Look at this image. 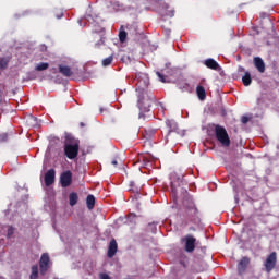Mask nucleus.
Wrapping results in <instances>:
<instances>
[{"mask_svg":"<svg viewBox=\"0 0 279 279\" xmlns=\"http://www.w3.org/2000/svg\"><path fill=\"white\" fill-rule=\"evenodd\" d=\"M29 279H38V265L32 266V272Z\"/></svg>","mask_w":279,"mask_h":279,"instance_id":"24","label":"nucleus"},{"mask_svg":"<svg viewBox=\"0 0 279 279\" xmlns=\"http://www.w3.org/2000/svg\"><path fill=\"white\" fill-rule=\"evenodd\" d=\"M181 242L184 243V250L187 254H193L195 252V245H197V239L194 234H186L181 239Z\"/></svg>","mask_w":279,"mask_h":279,"instance_id":"5","label":"nucleus"},{"mask_svg":"<svg viewBox=\"0 0 279 279\" xmlns=\"http://www.w3.org/2000/svg\"><path fill=\"white\" fill-rule=\"evenodd\" d=\"M78 201H80V196H77V193L75 192L70 193L69 195L70 206H75Z\"/></svg>","mask_w":279,"mask_h":279,"instance_id":"18","label":"nucleus"},{"mask_svg":"<svg viewBox=\"0 0 279 279\" xmlns=\"http://www.w3.org/2000/svg\"><path fill=\"white\" fill-rule=\"evenodd\" d=\"M80 128H86V123L81 122V123H80Z\"/></svg>","mask_w":279,"mask_h":279,"instance_id":"33","label":"nucleus"},{"mask_svg":"<svg viewBox=\"0 0 279 279\" xmlns=\"http://www.w3.org/2000/svg\"><path fill=\"white\" fill-rule=\"evenodd\" d=\"M86 204L88 210H93V208H95V196L93 194L87 195Z\"/></svg>","mask_w":279,"mask_h":279,"instance_id":"19","label":"nucleus"},{"mask_svg":"<svg viewBox=\"0 0 279 279\" xmlns=\"http://www.w3.org/2000/svg\"><path fill=\"white\" fill-rule=\"evenodd\" d=\"M3 104V92L0 89V106Z\"/></svg>","mask_w":279,"mask_h":279,"instance_id":"31","label":"nucleus"},{"mask_svg":"<svg viewBox=\"0 0 279 279\" xmlns=\"http://www.w3.org/2000/svg\"><path fill=\"white\" fill-rule=\"evenodd\" d=\"M63 14L61 13L59 16H57V19H62Z\"/></svg>","mask_w":279,"mask_h":279,"instance_id":"35","label":"nucleus"},{"mask_svg":"<svg viewBox=\"0 0 279 279\" xmlns=\"http://www.w3.org/2000/svg\"><path fill=\"white\" fill-rule=\"evenodd\" d=\"M100 279H110L108 274H100Z\"/></svg>","mask_w":279,"mask_h":279,"instance_id":"29","label":"nucleus"},{"mask_svg":"<svg viewBox=\"0 0 279 279\" xmlns=\"http://www.w3.org/2000/svg\"><path fill=\"white\" fill-rule=\"evenodd\" d=\"M9 138H10V135H8V133L0 134V143H8Z\"/></svg>","mask_w":279,"mask_h":279,"instance_id":"26","label":"nucleus"},{"mask_svg":"<svg viewBox=\"0 0 279 279\" xmlns=\"http://www.w3.org/2000/svg\"><path fill=\"white\" fill-rule=\"evenodd\" d=\"M204 64L207 69H211V71H219L221 69L215 59H206Z\"/></svg>","mask_w":279,"mask_h":279,"instance_id":"14","label":"nucleus"},{"mask_svg":"<svg viewBox=\"0 0 279 279\" xmlns=\"http://www.w3.org/2000/svg\"><path fill=\"white\" fill-rule=\"evenodd\" d=\"M254 65L259 73H265V61L260 57L254 58Z\"/></svg>","mask_w":279,"mask_h":279,"instance_id":"15","label":"nucleus"},{"mask_svg":"<svg viewBox=\"0 0 279 279\" xmlns=\"http://www.w3.org/2000/svg\"><path fill=\"white\" fill-rule=\"evenodd\" d=\"M276 263H278V254L276 252H272L267 256L264 263V267L268 274L274 271V269L276 268Z\"/></svg>","mask_w":279,"mask_h":279,"instance_id":"6","label":"nucleus"},{"mask_svg":"<svg viewBox=\"0 0 279 279\" xmlns=\"http://www.w3.org/2000/svg\"><path fill=\"white\" fill-rule=\"evenodd\" d=\"M112 62H114V54H111L107 58H105L101 62L102 66H110V64H112Z\"/></svg>","mask_w":279,"mask_h":279,"instance_id":"22","label":"nucleus"},{"mask_svg":"<svg viewBox=\"0 0 279 279\" xmlns=\"http://www.w3.org/2000/svg\"><path fill=\"white\" fill-rule=\"evenodd\" d=\"M119 40H120V43H125V40H128V32H125L123 26L120 27Z\"/></svg>","mask_w":279,"mask_h":279,"instance_id":"21","label":"nucleus"},{"mask_svg":"<svg viewBox=\"0 0 279 279\" xmlns=\"http://www.w3.org/2000/svg\"><path fill=\"white\" fill-rule=\"evenodd\" d=\"M241 122L242 123H248L250 122V118L248 117H246V116H243L242 118H241Z\"/></svg>","mask_w":279,"mask_h":279,"instance_id":"28","label":"nucleus"},{"mask_svg":"<svg viewBox=\"0 0 279 279\" xmlns=\"http://www.w3.org/2000/svg\"><path fill=\"white\" fill-rule=\"evenodd\" d=\"M171 193L174 199H183V217L187 221H199V209L193 201V196L189 195V191L182 186H177L175 183H171Z\"/></svg>","mask_w":279,"mask_h":279,"instance_id":"1","label":"nucleus"},{"mask_svg":"<svg viewBox=\"0 0 279 279\" xmlns=\"http://www.w3.org/2000/svg\"><path fill=\"white\" fill-rule=\"evenodd\" d=\"M59 73L63 75V77H71L73 75V70L69 65L59 64Z\"/></svg>","mask_w":279,"mask_h":279,"instance_id":"13","label":"nucleus"},{"mask_svg":"<svg viewBox=\"0 0 279 279\" xmlns=\"http://www.w3.org/2000/svg\"><path fill=\"white\" fill-rule=\"evenodd\" d=\"M156 75L163 84L167 82V78L165 77V75H162V73L156 72Z\"/></svg>","mask_w":279,"mask_h":279,"instance_id":"27","label":"nucleus"},{"mask_svg":"<svg viewBox=\"0 0 279 279\" xmlns=\"http://www.w3.org/2000/svg\"><path fill=\"white\" fill-rule=\"evenodd\" d=\"M10 64V58L8 57H1L0 58V75L2 71H5Z\"/></svg>","mask_w":279,"mask_h":279,"instance_id":"17","label":"nucleus"},{"mask_svg":"<svg viewBox=\"0 0 279 279\" xmlns=\"http://www.w3.org/2000/svg\"><path fill=\"white\" fill-rule=\"evenodd\" d=\"M242 84H244V86H250L252 84V74H250V72H245L242 76Z\"/></svg>","mask_w":279,"mask_h":279,"instance_id":"20","label":"nucleus"},{"mask_svg":"<svg viewBox=\"0 0 279 279\" xmlns=\"http://www.w3.org/2000/svg\"><path fill=\"white\" fill-rule=\"evenodd\" d=\"M196 94L201 101H204L206 99V89L204 88V86L198 85L196 87Z\"/></svg>","mask_w":279,"mask_h":279,"instance_id":"16","label":"nucleus"},{"mask_svg":"<svg viewBox=\"0 0 279 279\" xmlns=\"http://www.w3.org/2000/svg\"><path fill=\"white\" fill-rule=\"evenodd\" d=\"M47 69H49V63H47V62L38 63L35 66V71H47Z\"/></svg>","mask_w":279,"mask_h":279,"instance_id":"23","label":"nucleus"},{"mask_svg":"<svg viewBox=\"0 0 279 279\" xmlns=\"http://www.w3.org/2000/svg\"><path fill=\"white\" fill-rule=\"evenodd\" d=\"M250 265V258L248 257H242L241 260L238 264V274L239 276H243L245 271H247V267Z\"/></svg>","mask_w":279,"mask_h":279,"instance_id":"10","label":"nucleus"},{"mask_svg":"<svg viewBox=\"0 0 279 279\" xmlns=\"http://www.w3.org/2000/svg\"><path fill=\"white\" fill-rule=\"evenodd\" d=\"M49 263H50L49 254L44 253L39 259V271L41 276H45V274L49 271Z\"/></svg>","mask_w":279,"mask_h":279,"instance_id":"8","label":"nucleus"},{"mask_svg":"<svg viewBox=\"0 0 279 279\" xmlns=\"http://www.w3.org/2000/svg\"><path fill=\"white\" fill-rule=\"evenodd\" d=\"M46 186H51L56 182V169H49L44 175Z\"/></svg>","mask_w":279,"mask_h":279,"instance_id":"9","label":"nucleus"},{"mask_svg":"<svg viewBox=\"0 0 279 279\" xmlns=\"http://www.w3.org/2000/svg\"><path fill=\"white\" fill-rule=\"evenodd\" d=\"M166 125L168 128L167 138H169V136H171L172 132H178V122H175L173 120H167Z\"/></svg>","mask_w":279,"mask_h":279,"instance_id":"12","label":"nucleus"},{"mask_svg":"<svg viewBox=\"0 0 279 279\" xmlns=\"http://www.w3.org/2000/svg\"><path fill=\"white\" fill-rule=\"evenodd\" d=\"M238 73H246V72H245V68H243V66L240 65V66L238 68Z\"/></svg>","mask_w":279,"mask_h":279,"instance_id":"30","label":"nucleus"},{"mask_svg":"<svg viewBox=\"0 0 279 279\" xmlns=\"http://www.w3.org/2000/svg\"><path fill=\"white\" fill-rule=\"evenodd\" d=\"M111 165H113V167H117V165H119V162L117 161V159H113V160L111 161Z\"/></svg>","mask_w":279,"mask_h":279,"instance_id":"32","label":"nucleus"},{"mask_svg":"<svg viewBox=\"0 0 279 279\" xmlns=\"http://www.w3.org/2000/svg\"><path fill=\"white\" fill-rule=\"evenodd\" d=\"M118 250H119V246L117 244V240L112 239L108 247V253H107L108 258H114Z\"/></svg>","mask_w":279,"mask_h":279,"instance_id":"11","label":"nucleus"},{"mask_svg":"<svg viewBox=\"0 0 279 279\" xmlns=\"http://www.w3.org/2000/svg\"><path fill=\"white\" fill-rule=\"evenodd\" d=\"M63 154L69 160H75L80 155V140L71 134H65Z\"/></svg>","mask_w":279,"mask_h":279,"instance_id":"2","label":"nucleus"},{"mask_svg":"<svg viewBox=\"0 0 279 279\" xmlns=\"http://www.w3.org/2000/svg\"><path fill=\"white\" fill-rule=\"evenodd\" d=\"M14 228L12 226H9L8 227V230H7V239H12V236H14Z\"/></svg>","mask_w":279,"mask_h":279,"instance_id":"25","label":"nucleus"},{"mask_svg":"<svg viewBox=\"0 0 279 279\" xmlns=\"http://www.w3.org/2000/svg\"><path fill=\"white\" fill-rule=\"evenodd\" d=\"M130 186L134 189V181H131Z\"/></svg>","mask_w":279,"mask_h":279,"instance_id":"34","label":"nucleus"},{"mask_svg":"<svg viewBox=\"0 0 279 279\" xmlns=\"http://www.w3.org/2000/svg\"><path fill=\"white\" fill-rule=\"evenodd\" d=\"M156 101V97L147 92L140 90L138 92V101L137 106L142 112H149V108Z\"/></svg>","mask_w":279,"mask_h":279,"instance_id":"3","label":"nucleus"},{"mask_svg":"<svg viewBox=\"0 0 279 279\" xmlns=\"http://www.w3.org/2000/svg\"><path fill=\"white\" fill-rule=\"evenodd\" d=\"M60 184L62 189H69V186L73 184V172L70 170L62 172L60 175Z\"/></svg>","mask_w":279,"mask_h":279,"instance_id":"7","label":"nucleus"},{"mask_svg":"<svg viewBox=\"0 0 279 279\" xmlns=\"http://www.w3.org/2000/svg\"><path fill=\"white\" fill-rule=\"evenodd\" d=\"M214 132L216 140L219 144L222 145V147H230V135H228V131L225 126H221L219 124H214Z\"/></svg>","mask_w":279,"mask_h":279,"instance_id":"4","label":"nucleus"}]
</instances>
